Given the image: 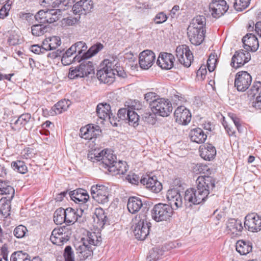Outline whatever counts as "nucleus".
<instances>
[{
  "instance_id": "obj_62",
  "label": "nucleus",
  "mask_w": 261,
  "mask_h": 261,
  "mask_svg": "<svg viewBox=\"0 0 261 261\" xmlns=\"http://www.w3.org/2000/svg\"><path fill=\"white\" fill-rule=\"evenodd\" d=\"M125 178L129 183L134 185L138 184L140 180L139 177L134 173L127 175Z\"/></svg>"
},
{
  "instance_id": "obj_20",
  "label": "nucleus",
  "mask_w": 261,
  "mask_h": 261,
  "mask_svg": "<svg viewBox=\"0 0 261 261\" xmlns=\"http://www.w3.org/2000/svg\"><path fill=\"white\" fill-rule=\"evenodd\" d=\"M92 7L91 0H81L73 6L72 10L75 14L85 15L91 11Z\"/></svg>"
},
{
  "instance_id": "obj_11",
  "label": "nucleus",
  "mask_w": 261,
  "mask_h": 261,
  "mask_svg": "<svg viewBox=\"0 0 261 261\" xmlns=\"http://www.w3.org/2000/svg\"><path fill=\"white\" fill-rule=\"evenodd\" d=\"M244 227L251 232L261 230V217L256 213L248 214L245 218Z\"/></svg>"
},
{
  "instance_id": "obj_56",
  "label": "nucleus",
  "mask_w": 261,
  "mask_h": 261,
  "mask_svg": "<svg viewBox=\"0 0 261 261\" xmlns=\"http://www.w3.org/2000/svg\"><path fill=\"white\" fill-rule=\"evenodd\" d=\"M72 46L75 47V51H77L79 55H80L83 51H85L87 48L86 43L83 41L77 42Z\"/></svg>"
},
{
  "instance_id": "obj_61",
  "label": "nucleus",
  "mask_w": 261,
  "mask_h": 261,
  "mask_svg": "<svg viewBox=\"0 0 261 261\" xmlns=\"http://www.w3.org/2000/svg\"><path fill=\"white\" fill-rule=\"evenodd\" d=\"M118 62L117 61V64L115 66V67H112L113 72H114V76L116 74L120 77H124L125 73L123 70V68L120 66V65H118Z\"/></svg>"
},
{
  "instance_id": "obj_57",
  "label": "nucleus",
  "mask_w": 261,
  "mask_h": 261,
  "mask_svg": "<svg viewBox=\"0 0 261 261\" xmlns=\"http://www.w3.org/2000/svg\"><path fill=\"white\" fill-rule=\"evenodd\" d=\"M30 50L33 53L38 55L43 53L44 51H46L45 46L43 45L42 46H39L37 44L31 45Z\"/></svg>"
},
{
  "instance_id": "obj_7",
  "label": "nucleus",
  "mask_w": 261,
  "mask_h": 261,
  "mask_svg": "<svg viewBox=\"0 0 261 261\" xmlns=\"http://www.w3.org/2000/svg\"><path fill=\"white\" fill-rule=\"evenodd\" d=\"M103 47V46L101 43H97L95 45H94L91 46L86 53H85L81 57L76 56L74 58H72L68 57V56L63 54L61 59L62 63L64 65H68L71 64L73 60H75L76 58L77 60H79V61H80V60L82 59H87L90 58L96 54L100 50H101Z\"/></svg>"
},
{
  "instance_id": "obj_37",
  "label": "nucleus",
  "mask_w": 261,
  "mask_h": 261,
  "mask_svg": "<svg viewBox=\"0 0 261 261\" xmlns=\"http://www.w3.org/2000/svg\"><path fill=\"white\" fill-rule=\"evenodd\" d=\"M31 116L29 113L20 115L14 123H11L12 127L15 129H20L30 120Z\"/></svg>"
},
{
  "instance_id": "obj_49",
  "label": "nucleus",
  "mask_w": 261,
  "mask_h": 261,
  "mask_svg": "<svg viewBox=\"0 0 261 261\" xmlns=\"http://www.w3.org/2000/svg\"><path fill=\"white\" fill-rule=\"evenodd\" d=\"M250 1L251 0H235L234 3V9L237 11H242L249 6Z\"/></svg>"
},
{
  "instance_id": "obj_29",
  "label": "nucleus",
  "mask_w": 261,
  "mask_h": 261,
  "mask_svg": "<svg viewBox=\"0 0 261 261\" xmlns=\"http://www.w3.org/2000/svg\"><path fill=\"white\" fill-rule=\"evenodd\" d=\"M189 136L192 141L198 144L204 143L207 138L203 130L198 127L191 129Z\"/></svg>"
},
{
  "instance_id": "obj_40",
  "label": "nucleus",
  "mask_w": 261,
  "mask_h": 261,
  "mask_svg": "<svg viewBox=\"0 0 261 261\" xmlns=\"http://www.w3.org/2000/svg\"><path fill=\"white\" fill-rule=\"evenodd\" d=\"M94 131V127L88 125L80 129V136L85 139H91L95 135Z\"/></svg>"
},
{
  "instance_id": "obj_14",
  "label": "nucleus",
  "mask_w": 261,
  "mask_h": 261,
  "mask_svg": "<svg viewBox=\"0 0 261 261\" xmlns=\"http://www.w3.org/2000/svg\"><path fill=\"white\" fill-rule=\"evenodd\" d=\"M250 59L251 56L248 50H239L236 51L232 56L230 64L232 67L238 68L247 63Z\"/></svg>"
},
{
  "instance_id": "obj_34",
  "label": "nucleus",
  "mask_w": 261,
  "mask_h": 261,
  "mask_svg": "<svg viewBox=\"0 0 261 261\" xmlns=\"http://www.w3.org/2000/svg\"><path fill=\"white\" fill-rule=\"evenodd\" d=\"M143 205L141 200L137 197H130L127 202V208L132 214H135L140 211Z\"/></svg>"
},
{
  "instance_id": "obj_55",
  "label": "nucleus",
  "mask_w": 261,
  "mask_h": 261,
  "mask_svg": "<svg viewBox=\"0 0 261 261\" xmlns=\"http://www.w3.org/2000/svg\"><path fill=\"white\" fill-rule=\"evenodd\" d=\"M64 257L65 261H75L74 253L70 246H67L65 247Z\"/></svg>"
},
{
  "instance_id": "obj_13",
  "label": "nucleus",
  "mask_w": 261,
  "mask_h": 261,
  "mask_svg": "<svg viewBox=\"0 0 261 261\" xmlns=\"http://www.w3.org/2000/svg\"><path fill=\"white\" fill-rule=\"evenodd\" d=\"M174 116L175 122L180 125H187L191 120V113L184 106L178 107L175 110Z\"/></svg>"
},
{
  "instance_id": "obj_27",
  "label": "nucleus",
  "mask_w": 261,
  "mask_h": 261,
  "mask_svg": "<svg viewBox=\"0 0 261 261\" xmlns=\"http://www.w3.org/2000/svg\"><path fill=\"white\" fill-rule=\"evenodd\" d=\"M206 24L205 17L203 15H198L195 17L189 25L187 31H193L196 30H205L204 27Z\"/></svg>"
},
{
  "instance_id": "obj_22",
  "label": "nucleus",
  "mask_w": 261,
  "mask_h": 261,
  "mask_svg": "<svg viewBox=\"0 0 261 261\" xmlns=\"http://www.w3.org/2000/svg\"><path fill=\"white\" fill-rule=\"evenodd\" d=\"M84 211L81 209L74 210L71 207H68L64 210L66 222L67 223H74L80 221Z\"/></svg>"
},
{
  "instance_id": "obj_26",
  "label": "nucleus",
  "mask_w": 261,
  "mask_h": 261,
  "mask_svg": "<svg viewBox=\"0 0 261 261\" xmlns=\"http://www.w3.org/2000/svg\"><path fill=\"white\" fill-rule=\"evenodd\" d=\"M199 152L201 157L207 161L213 159L216 154L215 147L210 144L201 146Z\"/></svg>"
},
{
  "instance_id": "obj_9",
  "label": "nucleus",
  "mask_w": 261,
  "mask_h": 261,
  "mask_svg": "<svg viewBox=\"0 0 261 261\" xmlns=\"http://www.w3.org/2000/svg\"><path fill=\"white\" fill-rule=\"evenodd\" d=\"M176 55L179 62L185 67L191 66L194 60L193 55L189 46L186 45H179L176 49Z\"/></svg>"
},
{
  "instance_id": "obj_6",
  "label": "nucleus",
  "mask_w": 261,
  "mask_h": 261,
  "mask_svg": "<svg viewBox=\"0 0 261 261\" xmlns=\"http://www.w3.org/2000/svg\"><path fill=\"white\" fill-rule=\"evenodd\" d=\"M152 111L162 117H167L170 115L172 111V106L171 102L164 98L157 99L152 104H151Z\"/></svg>"
},
{
  "instance_id": "obj_19",
  "label": "nucleus",
  "mask_w": 261,
  "mask_h": 261,
  "mask_svg": "<svg viewBox=\"0 0 261 261\" xmlns=\"http://www.w3.org/2000/svg\"><path fill=\"white\" fill-rule=\"evenodd\" d=\"M80 259L84 260L91 255L92 252V247L90 246L85 241V239H82L81 242L77 243L75 245Z\"/></svg>"
},
{
  "instance_id": "obj_33",
  "label": "nucleus",
  "mask_w": 261,
  "mask_h": 261,
  "mask_svg": "<svg viewBox=\"0 0 261 261\" xmlns=\"http://www.w3.org/2000/svg\"><path fill=\"white\" fill-rule=\"evenodd\" d=\"M15 194L14 188L8 184V182L0 180V194L6 195L8 201H11Z\"/></svg>"
},
{
  "instance_id": "obj_50",
  "label": "nucleus",
  "mask_w": 261,
  "mask_h": 261,
  "mask_svg": "<svg viewBox=\"0 0 261 261\" xmlns=\"http://www.w3.org/2000/svg\"><path fill=\"white\" fill-rule=\"evenodd\" d=\"M217 62V56L216 55L211 54L209 56V58L207 61V67L210 72H212L214 70Z\"/></svg>"
},
{
  "instance_id": "obj_4",
  "label": "nucleus",
  "mask_w": 261,
  "mask_h": 261,
  "mask_svg": "<svg viewBox=\"0 0 261 261\" xmlns=\"http://www.w3.org/2000/svg\"><path fill=\"white\" fill-rule=\"evenodd\" d=\"M117 64V60L113 59H105L103 61V67L98 70L96 73L99 81L105 84H111L114 81V72L112 67Z\"/></svg>"
},
{
  "instance_id": "obj_2",
  "label": "nucleus",
  "mask_w": 261,
  "mask_h": 261,
  "mask_svg": "<svg viewBox=\"0 0 261 261\" xmlns=\"http://www.w3.org/2000/svg\"><path fill=\"white\" fill-rule=\"evenodd\" d=\"M88 159L93 163L98 162L99 165L108 168L109 171L114 175L123 174L127 170L126 162H117L116 156L107 149L99 152L96 150L90 151Z\"/></svg>"
},
{
  "instance_id": "obj_12",
  "label": "nucleus",
  "mask_w": 261,
  "mask_h": 261,
  "mask_svg": "<svg viewBox=\"0 0 261 261\" xmlns=\"http://www.w3.org/2000/svg\"><path fill=\"white\" fill-rule=\"evenodd\" d=\"M210 11L214 18H219L228 9V6L224 0H213L209 5Z\"/></svg>"
},
{
  "instance_id": "obj_10",
  "label": "nucleus",
  "mask_w": 261,
  "mask_h": 261,
  "mask_svg": "<svg viewBox=\"0 0 261 261\" xmlns=\"http://www.w3.org/2000/svg\"><path fill=\"white\" fill-rule=\"evenodd\" d=\"M251 82L252 77L247 71H239L236 75L234 86L239 91H246Z\"/></svg>"
},
{
  "instance_id": "obj_48",
  "label": "nucleus",
  "mask_w": 261,
  "mask_h": 261,
  "mask_svg": "<svg viewBox=\"0 0 261 261\" xmlns=\"http://www.w3.org/2000/svg\"><path fill=\"white\" fill-rule=\"evenodd\" d=\"M28 254L23 253L22 251L15 252L11 256V261H31L28 258Z\"/></svg>"
},
{
  "instance_id": "obj_54",
  "label": "nucleus",
  "mask_w": 261,
  "mask_h": 261,
  "mask_svg": "<svg viewBox=\"0 0 261 261\" xmlns=\"http://www.w3.org/2000/svg\"><path fill=\"white\" fill-rule=\"evenodd\" d=\"M80 17H73L72 16L67 17L63 19L62 23L65 26H71L78 23Z\"/></svg>"
},
{
  "instance_id": "obj_35",
  "label": "nucleus",
  "mask_w": 261,
  "mask_h": 261,
  "mask_svg": "<svg viewBox=\"0 0 261 261\" xmlns=\"http://www.w3.org/2000/svg\"><path fill=\"white\" fill-rule=\"evenodd\" d=\"M46 50L56 49L61 44V39L58 36H52L46 38L42 43Z\"/></svg>"
},
{
  "instance_id": "obj_8",
  "label": "nucleus",
  "mask_w": 261,
  "mask_h": 261,
  "mask_svg": "<svg viewBox=\"0 0 261 261\" xmlns=\"http://www.w3.org/2000/svg\"><path fill=\"white\" fill-rule=\"evenodd\" d=\"M92 198L98 203L105 204L109 201V189L102 185H93L91 188Z\"/></svg>"
},
{
  "instance_id": "obj_38",
  "label": "nucleus",
  "mask_w": 261,
  "mask_h": 261,
  "mask_svg": "<svg viewBox=\"0 0 261 261\" xmlns=\"http://www.w3.org/2000/svg\"><path fill=\"white\" fill-rule=\"evenodd\" d=\"M84 239L87 243L92 247L99 245L101 241V237L95 232H88L87 237Z\"/></svg>"
},
{
  "instance_id": "obj_47",
  "label": "nucleus",
  "mask_w": 261,
  "mask_h": 261,
  "mask_svg": "<svg viewBox=\"0 0 261 261\" xmlns=\"http://www.w3.org/2000/svg\"><path fill=\"white\" fill-rule=\"evenodd\" d=\"M261 93V82H254L248 91V95L251 97H254L257 95H259Z\"/></svg>"
},
{
  "instance_id": "obj_18",
  "label": "nucleus",
  "mask_w": 261,
  "mask_h": 261,
  "mask_svg": "<svg viewBox=\"0 0 261 261\" xmlns=\"http://www.w3.org/2000/svg\"><path fill=\"white\" fill-rule=\"evenodd\" d=\"M142 184L146 186V188L151 191L158 193L162 189V185L157 179L156 176H147L140 179Z\"/></svg>"
},
{
  "instance_id": "obj_31",
  "label": "nucleus",
  "mask_w": 261,
  "mask_h": 261,
  "mask_svg": "<svg viewBox=\"0 0 261 261\" xmlns=\"http://www.w3.org/2000/svg\"><path fill=\"white\" fill-rule=\"evenodd\" d=\"M236 250L241 255H246L252 251V244L249 241L239 240L236 243Z\"/></svg>"
},
{
  "instance_id": "obj_45",
  "label": "nucleus",
  "mask_w": 261,
  "mask_h": 261,
  "mask_svg": "<svg viewBox=\"0 0 261 261\" xmlns=\"http://www.w3.org/2000/svg\"><path fill=\"white\" fill-rule=\"evenodd\" d=\"M59 19L58 12L57 10L50 9L46 11L45 23H51Z\"/></svg>"
},
{
  "instance_id": "obj_15",
  "label": "nucleus",
  "mask_w": 261,
  "mask_h": 261,
  "mask_svg": "<svg viewBox=\"0 0 261 261\" xmlns=\"http://www.w3.org/2000/svg\"><path fill=\"white\" fill-rule=\"evenodd\" d=\"M166 197L169 206L174 209L181 207L182 205V197L178 189L173 188L168 190L166 194Z\"/></svg>"
},
{
  "instance_id": "obj_23",
  "label": "nucleus",
  "mask_w": 261,
  "mask_h": 261,
  "mask_svg": "<svg viewBox=\"0 0 261 261\" xmlns=\"http://www.w3.org/2000/svg\"><path fill=\"white\" fill-rule=\"evenodd\" d=\"M242 42L244 47L246 50L255 51L258 49V41L254 35L252 34H247L242 38Z\"/></svg>"
},
{
  "instance_id": "obj_3",
  "label": "nucleus",
  "mask_w": 261,
  "mask_h": 261,
  "mask_svg": "<svg viewBox=\"0 0 261 261\" xmlns=\"http://www.w3.org/2000/svg\"><path fill=\"white\" fill-rule=\"evenodd\" d=\"M135 224L133 229L134 234L138 240H144L148 236L151 223L147 221L145 214L136 216L133 219Z\"/></svg>"
},
{
  "instance_id": "obj_39",
  "label": "nucleus",
  "mask_w": 261,
  "mask_h": 261,
  "mask_svg": "<svg viewBox=\"0 0 261 261\" xmlns=\"http://www.w3.org/2000/svg\"><path fill=\"white\" fill-rule=\"evenodd\" d=\"M80 68L83 72L84 77L94 73V67L92 62L84 61L80 65Z\"/></svg>"
},
{
  "instance_id": "obj_51",
  "label": "nucleus",
  "mask_w": 261,
  "mask_h": 261,
  "mask_svg": "<svg viewBox=\"0 0 261 261\" xmlns=\"http://www.w3.org/2000/svg\"><path fill=\"white\" fill-rule=\"evenodd\" d=\"M84 74L80 68V65L76 68H70L68 74V77L70 79H74L76 77H83Z\"/></svg>"
},
{
  "instance_id": "obj_5",
  "label": "nucleus",
  "mask_w": 261,
  "mask_h": 261,
  "mask_svg": "<svg viewBox=\"0 0 261 261\" xmlns=\"http://www.w3.org/2000/svg\"><path fill=\"white\" fill-rule=\"evenodd\" d=\"M174 208L169 204L158 203L153 206L151 211L152 219L156 222L167 221L171 217Z\"/></svg>"
},
{
  "instance_id": "obj_28",
  "label": "nucleus",
  "mask_w": 261,
  "mask_h": 261,
  "mask_svg": "<svg viewBox=\"0 0 261 261\" xmlns=\"http://www.w3.org/2000/svg\"><path fill=\"white\" fill-rule=\"evenodd\" d=\"M71 104V102L68 99H63L59 101L52 107L50 112L51 115L60 114L63 112L66 111Z\"/></svg>"
},
{
  "instance_id": "obj_53",
  "label": "nucleus",
  "mask_w": 261,
  "mask_h": 261,
  "mask_svg": "<svg viewBox=\"0 0 261 261\" xmlns=\"http://www.w3.org/2000/svg\"><path fill=\"white\" fill-rule=\"evenodd\" d=\"M159 98V95L156 93L153 92H148L144 94V99L149 104L150 107L151 104H152Z\"/></svg>"
},
{
  "instance_id": "obj_58",
  "label": "nucleus",
  "mask_w": 261,
  "mask_h": 261,
  "mask_svg": "<svg viewBox=\"0 0 261 261\" xmlns=\"http://www.w3.org/2000/svg\"><path fill=\"white\" fill-rule=\"evenodd\" d=\"M131 107L126 108H121L118 112V117L119 119L123 120H126L127 118V114L128 113Z\"/></svg>"
},
{
  "instance_id": "obj_46",
  "label": "nucleus",
  "mask_w": 261,
  "mask_h": 261,
  "mask_svg": "<svg viewBox=\"0 0 261 261\" xmlns=\"http://www.w3.org/2000/svg\"><path fill=\"white\" fill-rule=\"evenodd\" d=\"M28 232V229L25 226L22 225H19L16 227L13 230L14 236L18 238L21 239L24 238Z\"/></svg>"
},
{
  "instance_id": "obj_44",
  "label": "nucleus",
  "mask_w": 261,
  "mask_h": 261,
  "mask_svg": "<svg viewBox=\"0 0 261 261\" xmlns=\"http://www.w3.org/2000/svg\"><path fill=\"white\" fill-rule=\"evenodd\" d=\"M54 221L57 224H62L66 222L64 209L60 207L58 208L54 213Z\"/></svg>"
},
{
  "instance_id": "obj_43",
  "label": "nucleus",
  "mask_w": 261,
  "mask_h": 261,
  "mask_svg": "<svg viewBox=\"0 0 261 261\" xmlns=\"http://www.w3.org/2000/svg\"><path fill=\"white\" fill-rule=\"evenodd\" d=\"M11 167L14 170L21 174H24L28 171V168L24 162L20 160L12 162Z\"/></svg>"
},
{
  "instance_id": "obj_64",
  "label": "nucleus",
  "mask_w": 261,
  "mask_h": 261,
  "mask_svg": "<svg viewBox=\"0 0 261 261\" xmlns=\"http://www.w3.org/2000/svg\"><path fill=\"white\" fill-rule=\"evenodd\" d=\"M144 121L149 124H154L156 122V119L154 118V115L146 114L145 116H144Z\"/></svg>"
},
{
  "instance_id": "obj_24",
  "label": "nucleus",
  "mask_w": 261,
  "mask_h": 261,
  "mask_svg": "<svg viewBox=\"0 0 261 261\" xmlns=\"http://www.w3.org/2000/svg\"><path fill=\"white\" fill-rule=\"evenodd\" d=\"M205 30L188 31L187 35L191 43L195 45L201 44L204 39Z\"/></svg>"
},
{
  "instance_id": "obj_63",
  "label": "nucleus",
  "mask_w": 261,
  "mask_h": 261,
  "mask_svg": "<svg viewBox=\"0 0 261 261\" xmlns=\"http://www.w3.org/2000/svg\"><path fill=\"white\" fill-rule=\"evenodd\" d=\"M167 18L166 15L164 13L161 12L156 15L154 21L156 23L160 24L164 22Z\"/></svg>"
},
{
  "instance_id": "obj_32",
  "label": "nucleus",
  "mask_w": 261,
  "mask_h": 261,
  "mask_svg": "<svg viewBox=\"0 0 261 261\" xmlns=\"http://www.w3.org/2000/svg\"><path fill=\"white\" fill-rule=\"evenodd\" d=\"M227 230L233 234H239L243 229L242 222L239 220L230 219L226 223Z\"/></svg>"
},
{
  "instance_id": "obj_1",
  "label": "nucleus",
  "mask_w": 261,
  "mask_h": 261,
  "mask_svg": "<svg viewBox=\"0 0 261 261\" xmlns=\"http://www.w3.org/2000/svg\"><path fill=\"white\" fill-rule=\"evenodd\" d=\"M197 189L191 188L185 192L184 199L186 204L191 206L204 202L210 192L215 187V180L211 176H199L197 180Z\"/></svg>"
},
{
  "instance_id": "obj_16",
  "label": "nucleus",
  "mask_w": 261,
  "mask_h": 261,
  "mask_svg": "<svg viewBox=\"0 0 261 261\" xmlns=\"http://www.w3.org/2000/svg\"><path fill=\"white\" fill-rule=\"evenodd\" d=\"M155 55L149 50H144L140 54L139 63L142 69H148L154 62Z\"/></svg>"
},
{
  "instance_id": "obj_60",
  "label": "nucleus",
  "mask_w": 261,
  "mask_h": 261,
  "mask_svg": "<svg viewBox=\"0 0 261 261\" xmlns=\"http://www.w3.org/2000/svg\"><path fill=\"white\" fill-rule=\"evenodd\" d=\"M229 116L232 120L236 128L238 129V132L241 133L242 129L240 119L237 118L233 114H229Z\"/></svg>"
},
{
  "instance_id": "obj_30",
  "label": "nucleus",
  "mask_w": 261,
  "mask_h": 261,
  "mask_svg": "<svg viewBox=\"0 0 261 261\" xmlns=\"http://www.w3.org/2000/svg\"><path fill=\"white\" fill-rule=\"evenodd\" d=\"M111 106L107 103H99L97 106L96 113L98 117L103 120L110 119Z\"/></svg>"
},
{
  "instance_id": "obj_17",
  "label": "nucleus",
  "mask_w": 261,
  "mask_h": 261,
  "mask_svg": "<svg viewBox=\"0 0 261 261\" xmlns=\"http://www.w3.org/2000/svg\"><path fill=\"white\" fill-rule=\"evenodd\" d=\"M174 61L175 58L172 54L161 53L160 54L156 63L162 69L168 70L173 67Z\"/></svg>"
},
{
  "instance_id": "obj_36",
  "label": "nucleus",
  "mask_w": 261,
  "mask_h": 261,
  "mask_svg": "<svg viewBox=\"0 0 261 261\" xmlns=\"http://www.w3.org/2000/svg\"><path fill=\"white\" fill-rule=\"evenodd\" d=\"M94 221L98 224L97 227H103L107 222L108 218L102 208H96L93 217Z\"/></svg>"
},
{
  "instance_id": "obj_52",
  "label": "nucleus",
  "mask_w": 261,
  "mask_h": 261,
  "mask_svg": "<svg viewBox=\"0 0 261 261\" xmlns=\"http://www.w3.org/2000/svg\"><path fill=\"white\" fill-rule=\"evenodd\" d=\"M10 205L1 199L0 200V213L4 217H7L10 215Z\"/></svg>"
},
{
  "instance_id": "obj_59",
  "label": "nucleus",
  "mask_w": 261,
  "mask_h": 261,
  "mask_svg": "<svg viewBox=\"0 0 261 261\" xmlns=\"http://www.w3.org/2000/svg\"><path fill=\"white\" fill-rule=\"evenodd\" d=\"M46 11L40 10L35 16L36 20L40 23H45V15Z\"/></svg>"
},
{
  "instance_id": "obj_25",
  "label": "nucleus",
  "mask_w": 261,
  "mask_h": 261,
  "mask_svg": "<svg viewBox=\"0 0 261 261\" xmlns=\"http://www.w3.org/2000/svg\"><path fill=\"white\" fill-rule=\"evenodd\" d=\"M69 194L73 201L80 204L86 202L89 198L87 191L83 189H78L70 191Z\"/></svg>"
},
{
  "instance_id": "obj_42",
  "label": "nucleus",
  "mask_w": 261,
  "mask_h": 261,
  "mask_svg": "<svg viewBox=\"0 0 261 261\" xmlns=\"http://www.w3.org/2000/svg\"><path fill=\"white\" fill-rule=\"evenodd\" d=\"M134 107L133 106L131 107L128 113L127 114V118L126 120L130 125H132L134 127L138 126L139 124V115L134 111L135 108H133Z\"/></svg>"
},
{
  "instance_id": "obj_21",
  "label": "nucleus",
  "mask_w": 261,
  "mask_h": 261,
  "mask_svg": "<svg viewBox=\"0 0 261 261\" xmlns=\"http://www.w3.org/2000/svg\"><path fill=\"white\" fill-rule=\"evenodd\" d=\"M62 227L54 229L50 237V240L55 245L61 246L69 240L68 236L64 232Z\"/></svg>"
},
{
  "instance_id": "obj_41",
  "label": "nucleus",
  "mask_w": 261,
  "mask_h": 261,
  "mask_svg": "<svg viewBox=\"0 0 261 261\" xmlns=\"http://www.w3.org/2000/svg\"><path fill=\"white\" fill-rule=\"evenodd\" d=\"M48 28L43 23L34 24L31 27V32L33 36H40L47 32Z\"/></svg>"
}]
</instances>
